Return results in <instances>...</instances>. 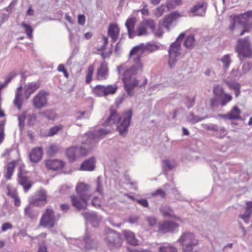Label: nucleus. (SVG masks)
Instances as JSON below:
<instances>
[{"mask_svg":"<svg viewBox=\"0 0 252 252\" xmlns=\"http://www.w3.org/2000/svg\"><path fill=\"white\" fill-rule=\"evenodd\" d=\"M132 116L131 110L124 112L121 116H118L115 110L111 109L110 115L104 122L103 125L108 126L116 123L117 130L120 135L125 136L127 133Z\"/></svg>","mask_w":252,"mask_h":252,"instance_id":"1","label":"nucleus"},{"mask_svg":"<svg viewBox=\"0 0 252 252\" xmlns=\"http://www.w3.org/2000/svg\"><path fill=\"white\" fill-rule=\"evenodd\" d=\"M111 131L110 128H100L90 131L85 135L86 140L82 142V144L87 145L88 148L82 146H76L78 157L86 155L88 150L94 146L95 144Z\"/></svg>","mask_w":252,"mask_h":252,"instance_id":"2","label":"nucleus"},{"mask_svg":"<svg viewBox=\"0 0 252 252\" xmlns=\"http://www.w3.org/2000/svg\"><path fill=\"white\" fill-rule=\"evenodd\" d=\"M39 88L40 84L38 82H32L28 83L24 86V96H23L22 93L23 87L22 86L18 87L16 89L15 98L13 101L15 106L19 110H20L22 109V104L24 102V97L25 99H29L31 95Z\"/></svg>","mask_w":252,"mask_h":252,"instance_id":"3","label":"nucleus"},{"mask_svg":"<svg viewBox=\"0 0 252 252\" xmlns=\"http://www.w3.org/2000/svg\"><path fill=\"white\" fill-rule=\"evenodd\" d=\"M185 34L183 32L181 33L177 38L176 41L172 43L168 50L169 61L168 64L170 67H173L176 63L177 58L181 54V41L185 38Z\"/></svg>","mask_w":252,"mask_h":252,"instance_id":"4","label":"nucleus"},{"mask_svg":"<svg viewBox=\"0 0 252 252\" xmlns=\"http://www.w3.org/2000/svg\"><path fill=\"white\" fill-rule=\"evenodd\" d=\"M159 46L156 44L151 42H147L146 44L141 43L138 45L134 47L129 52V56L137 55V57L134 59L136 63L140 62V56L145 51L153 52L158 50Z\"/></svg>","mask_w":252,"mask_h":252,"instance_id":"5","label":"nucleus"},{"mask_svg":"<svg viewBox=\"0 0 252 252\" xmlns=\"http://www.w3.org/2000/svg\"><path fill=\"white\" fill-rule=\"evenodd\" d=\"M250 17H252V10L247 11L239 15L235 16L229 26V29L232 31L237 25H241L244 29L241 32L240 35H243L245 32H248L249 31L247 24L248 19Z\"/></svg>","mask_w":252,"mask_h":252,"instance_id":"6","label":"nucleus"},{"mask_svg":"<svg viewBox=\"0 0 252 252\" xmlns=\"http://www.w3.org/2000/svg\"><path fill=\"white\" fill-rule=\"evenodd\" d=\"M178 242L182 246L184 252H190L198 244V241L194 234L189 232L183 233Z\"/></svg>","mask_w":252,"mask_h":252,"instance_id":"7","label":"nucleus"},{"mask_svg":"<svg viewBox=\"0 0 252 252\" xmlns=\"http://www.w3.org/2000/svg\"><path fill=\"white\" fill-rule=\"evenodd\" d=\"M236 50L240 58H241V57L245 58L252 57V49L251 48V44L248 37L238 39Z\"/></svg>","mask_w":252,"mask_h":252,"instance_id":"8","label":"nucleus"},{"mask_svg":"<svg viewBox=\"0 0 252 252\" xmlns=\"http://www.w3.org/2000/svg\"><path fill=\"white\" fill-rule=\"evenodd\" d=\"M105 232V241L110 249H117L122 246V239L119 233L110 228H106Z\"/></svg>","mask_w":252,"mask_h":252,"instance_id":"9","label":"nucleus"},{"mask_svg":"<svg viewBox=\"0 0 252 252\" xmlns=\"http://www.w3.org/2000/svg\"><path fill=\"white\" fill-rule=\"evenodd\" d=\"M48 92L44 90H40L33 98L32 103L36 109H40L46 107L48 103Z\"/></svg>","mask_w":252,"mask_h":252,"instance_id":"10","label":"nucleus"},{"mask_svg":"<svg viewBox=\"0 0 252 252\" xmlns=\"http://www.w3.org/2000/svg\"><path fill=\"white\" fill-rule=\"evenodd\" d=\"M56 217L52 208H47L40 220V225L45 227L53 228L55 225Z\"/></svg>","mask_w":252,"mask_h":252,"instance_id":"11","label":"nucleus"},{"mask_svg":"<svg viewBox=\"0 0 252 252\" xmlns=\"http://www.w3.org/2000/svg\"><path fill=\"white\" fill-rule=\"evenodd\" d=\"M132 74V69H128L124 72L123 81L124 82V86L125 90L126 91L127 94L132 96L133 95V90L134 88L138 86V81L136 79H134L131 82H128L130 78V76Z\"/></svg>","mask_w":252,"mask_h":252,"instance_id":"12","label":"nucleus"},{"mask_svg":"<svg viewBox=\"0 0 252 252\" xmlns=\"http://www.w3.org/2000/svg\"><path fill=\"white\" fill-rule=\"evenodd\" d=\"M47 203L46 191L40 190L36 193L30 200V204L33 207H38L45 205Z\"/></svg>","mask_w":252,"mask_h":252,"instance_id":"13","label":"nucleus"},{"mask_svg":"<svg viewBox=\"0 0 252 252\" xmlns=\"http://www.w3.org/2000/svg\"><path fill=\"white\" fill-rule=\"evenodd\" d=\"M207 4L204 1H199L189 11L190 16H204L206 13Z\"/></svg>","mask_w":252,"mask_h":252,"instance_id":"14","label":"nucleus"},{"mask_svg":"<svg viewBox=\"0 0 252 252\" xmlns=\"http://www.w3.org/2000/svg\"><path fill=\"white\" fill-rule=\"evenodd\" d=\"M83 243L82 246L79 247L86 250L95 249L97 246V241L93 238L92 234L87 232L84 237Z\"/></svg>","mask_w":252,"mask_h":252,"instance_id":"15","label":"nucleus"},{"mask_svg":"<svg viewBox=\"0 0 252 252\" xmlns=\"http://www.w3.org/2000/svg\"><path fill=\"white\" fill-rule=\"evenodd\" d=\"M82 215L88 223H90L93 227L98 226L101 217L97 215L94 212H84L82 213Z\"/></svg>","mask_w":252,"mask_h":252,"instance_id":"16","label":"nucleus"},{"mask_svg":"<svg viewBox=\"0 0 252 252\" xmlns=\"http://www.w3.org/2000/svg\"><path fill=\"white\" fill-rule=\"evenodd\" d=\"M90 188L89 185L79 183L76 187V191L78 196L89 200L91 197Z\"/></svg>","mask_w":252,"mask_h":252,"instance_id":"17","label":"nucleus"},{"mask_svg":"<svg viewBox=\"0 0 252 252\" xmlns=\"http://www.w3.org/2000/svg\"><path fill=\"white\" fill-rule=\"evenodd\" d=\"M109 75V68L108 67V63L106 61H103L100 66L98 68L96 79L98 81L105 80L107 79Z\"/></svg>","mask_w":252,"mask_h":252,"instance_id":"18","label":"nucleus"},{"mask_svg":"<svg viewBox=\"0 0 252 252\" xmlns=\"http://www.w3.org/2000/svg\"><path fill=\"white\" fill-rule=\"evenodd\" d=\"M72 206L78 210L85 209L88 206V200L77 195L70 196Z\"/></svg>","mask_w":252,"mask_h":252,"instance_id":"19","label":"nucleus"},{"mask_svg":"<svg viewBox=\"0 0 252 252\" xmlns=\"http://www.w3.org/2000/svg\"><path fill=\"white\" fill-rule=\"evenodd\" d=\"M180 17H181V15L178 11H175L171 12L164 17L163 21V26L169 31L173 23Z\"/></svg>","mask_w":252,"mask_h":252,"instance_id":"20","label":"nucleus"},{"mask_svg":"<svg viewBox=\"0 0 252 252\" xmlns=\"http://www.w3.org/2000/svg\"><path fill=\"white\" fill-rule=\"evenodd\" d=\"M179 226V225L172 221H164L162 223L160 224L159 226V230L161 232H173Z\"/></svg>","mask_w":252,"mask_h":252,"instance_id":"21","label":"nucleus"},{"mask_svg":"<svg viewBox=\"0 0 252 252\" xmlns=\"http://www.w3.org/2000/svg\"><path fill=\"white\" fill-rule=\"evenodd\" d=\"M45 165L48 169L54 171L61 169L64 166L63 162L58 159H48L46 161Z\"/></svg>","mask_w":252,"mask_h":252,"instance_id":"22","label":"nucleus"},{"mask_svg":"<svg viewBox=\"0 0 252 252\" xmlns=\"http://www.w3.org/2000/svg\"><path fill=\"white\" fill-rule=\"evenodd\" d=\"M120 33L119 26L116 24H110L108 29V34L111 38L112 41L115 42L118 39Z\"/></svg>","mask_w":252,"mask_h":252,"instance_id":"23","label":"nucleus"},{"mask_svg":"<svg viewBox=\"0 0 252 252\" xmlns=\"http://www.w3.org/2000/svg\"><path fill=\"white\" fill-rule=\"evenodd\" d=\"M30 160L34 163H37L42 158V150L41 147L33 148L29 155Z\"/></svg>","mask_w":252,"mask_h":252,"instance_id":"24","label":"nucleus"},{"mask_svg":"<svg viewBox=\"0 0 252 252\" xmlns=\"http://www.w3.org/2000/svg\"><path fill=\"white\" fill-rule=\"evenodd\" d=\"M18 177V182L24 189L25 192H27L32 187V183L25 174H20Z\"/></svg>","mask_w":252,"mask_h":252,"instance_id":"25","label":"nucleus"},{"mask_svg":"<svg viewBox=\"0 0 252 252\" xmlns=\"http://www.w3.org/2000/svg\"><path fill=\"white\" fill-rule=\"evenodd\" d=\"M135 24L136 19L134 17L129 18L126 22L125 26L127 29L128 36L130 38H132L135 34L134 31Z\"/></svg>","mask_w":252,"mask_h":252,"instance_id":"26","label":"nucleus"},{"mask_svg":"<svg viewBox=\"0 0 252 252\" xmlns=\"http://www.w3.org/2000/svg\"><path fill=\"white\" fill-rule=\"evenodd\" d=\"M95 167V159L92 157L85 160L81 165L80 170L83 171H93Z\"/></svg>","mask_w":252,"mask_h":252,"instance_id":"27","label":"nucleus"},{"mask_svg":"<svg viewBox=\"0 0 252 252\" xmlns=\"http://www.w3.org/2000/svg\"><path fill=\"white\" fill-rule=\"evenodd\" d=\"M24 214L27 218L33 220L37 218L38 215V212L33 208V206L30 204L25 207Z\"/></svg>","mask_w":252,"mask_h":252,"instance_id":"28","label":"nucleus"},{"mask_svg":"<svg viewBox=\"0 0 252 252\" xmlns=\"http://www.w3.org/2000/svg\"><path fill=\"white\" fill-rule=\"evenodd\" d=\"M252 213V202L247 203L246 212L244 214L239 215V217L243 219L245 223H248L249 222V218Z\"/></svg>","mask_w":252,"mask_h":252,"instance_id":"29","label":"nucleus"},{"mask_svg":"<svg viewBox=\"0 0 252 252\" xmlns=\"http://www.w3.org/2000/svg\"><path fill=\"white\" fill-rule=\"evenodd\" d=\"M66 155L70 162H73L76 160L78 156L76 147H72L67 149Z\"/></svg>","mask_w":252,"mask_h":252,"instance_id":"30","label":"nucleus"},{"mask_svg":"<svg viewBox=\"0 0 252 252\" xmlns=\"http://www.w3.org/2000/svg\"><path fill=\"white\" fill-rule=\"evenodd\" d=\"M124 235L128 243L131 245H136L137 244V240L135 237L134 234L129 230H125Z\"/></svg>","mask_w":252,"mask_h":252,"instance_id":"31","label":"nucleus"},{"mask_svg":"<svg viewBox=\"0 0 252 252\" xmlns=\"http://www.w3.org/2000/svg\"><path fill=\"white\" fill-rule=\"evenodd\" d=\"M16 162V161L14 160L9 162L7 164L6 167V172L5 176L7 180H10L11 179L12 176L14 171Z\"/></svg>","mask_w":252,"mask_h":252,"instance_id":"32","label":"nucleus"},{"mask_svg":"<svg viewBox=\"0 0 252 252\" xmlns=\"http://www.w3.org/2000/svg\"><path fill=\"white\" fill-rule=\"evenodd\" d=\"M241 111L237 106L233 107L231 111L228 113L229 120H240V116Z\"/></svg>","mask_w":252,"mask_h":252,"instance_id":"33","label":"nucleus"},{"mask_svg":"<svg viewBox=\"0 0 252 252\" xmlns=\"http://www.w3.org/2000/svg\"><path fill=\"white\" fill-rule=\"evenodd\" d=\"M95 95L99 97L106 96L105 85H97L93 90Z\"/></svg>","mask_w":252,"mask_h":252,"instance_id":"34","label":"nucleus"},{"mask_svg":"<svg viewBox=\"0 0 252 252\" xmlns=\"http://www.w3.org/2000/svg\"><path fill=\"white\" fill-rule=\"evenodd\" d=\"M160 213L164 217H173V211L172 209L168 206H163L159 209Z\"/></svg>","mask_w":252,"mask_h":252,"instance_id":"35","label":"nucleus"},{"mask_svg":"<svg viewBox=\"0 0 252 252\" xmlns=\"http://www.w3.org/2000/svg\"><path fill=\"white\" fill-rule=\"evenodd\" d=\"M206 118L207 117H199V116L195 115L192 112H190L187 116V121L193 124L200 122Z\"/></svg>","mask_w":252,"mask_h":252,"instance_id":"36","label":"nucleus"},{"mask_svg":"<svg viewBox=\"0 0 252 252\" xmlns=\"http://www.w3.org/2000/svg\"><path fill=\"white\" fill-rule=\"evenodd\" d=\"M118 89L116 84L105 85V96L115 94Z\"/></svg>","mask_w":252,"mask_h":252,"instance_id":"37","label":"nucleus"},{"mask_svg":"<svg viewBox=\"0 0 252 252\" xmlns=\"http://www.w3.org/2000/svg\"><path fill=\"white\" fill-rule=\"evenodd\" d=\"M194 36L193 35L191 34L186 37L184 45L186 48L189 49L194 46Z\"/></svg>","mask_w":252,"mask_h":252,"instance_id":"38","label":"nucleus"},{"mask_svg":"<svg viewBox=\"0 0 252 252\" xmlns=\"http://www.w3.org/2000/svg\"><path fill=\"white\" fill-rule=\"evenodd\" d=\"M223 63V66L225 70H227L231 63V60L230 58V55L226 54L223 56L220 60Z\"/></svg>","mask_w":252,"mask_h":252,"instance_id":"39","label":"nucleus"},{"mask_svg":"<svg viewBox=\"0 0 252 252\" xmlns=\"http://www.w3.org/2000/svg\"><path fill=\"white\" fill-rule=\"evenodd\" d=\"M213 91L215 96L219 98H221L224 94L223 88L220 85H217L214 87Z\"/></svg>","mask_w":252,"mask_h":252,"instance_id":"40","label":"nucleus"},{"mask_svg":"<svg viewBox=\"0 0 252 252\" xmlns=\"http://www.w3.org/2000/svg\"><path fill=\"white\" fill-rule=\"evenodd\" d=\"M21 25L24 29L25 32L28 38L31 39L32 37V32L33 31L32 28L24 22H22Z\"/></svg>","mask_w":252,"mask_h":252,"instance_id":"41","label":"nucleus"},{"mask_svg":"<svg viewBox=\"0 0 252 252\" xmlns=\"http://www.w3.org/2000/svg\"><path fill=\"white\" fill-rule=\"evenodd\" d=\"M141 22L146 28H149L152 31H154L155 29L156 23L153 20L144 19Z\"/></svg>","mask_w":252,"mask_h":252,"instance_id":"42","label":"nucleus"},{"mask_svg":"<svg viewBox=\"0 0 252 252\" xmlns=\"http://www.w3.org/2000/svg\"><path fill=\"white\" fill-rule=\"evenodd\" d=\"M63 128V126L61 125H59L57 126H53L50 128L49 132L48 133L47 135L48 136H53L55 134H57L58 132L62 130Z\"/></svg>","mask_w":252,"mask_h":252,"instance_id":"43","label":"nucleus"},{"mask_svg":"<svg viewBox=\"0 0 252 252\" xmlns=\"http://www.w3.org/2000/svg\"><path fill=\"white\" fill-rule=\"evenodd\" d=\"M136 32V35L139 36L148 34L146 28L142 22L140 23L139 27L137 29Z\"/></svg>","mask_w":252,"mask_h":252,"instance_id":"44","label":"nucleus"},{"mask_svg":"<svg viewBox=\"0 0 252 252\" xmlns=\"http://www.w3.org/2000/svg\"><path fill=\"white\" fill-rule=\"evenodd\" d=\"M94 70V67L93 65H90L89 66L86 77V83L87 84H89L91 82L92 79V76L93 75Z\"/></svg>","mask_w":252,"mask_h":252,"instance_id":"45","label":"nucleus"},{"mask_svg":"<svg viewBox=\"0 0 252 252\" xmlns=\"http://www.w3.org/2000/svg\"><path fill=\"white\" fill-rule=\"evenodd\" d=\"M169 8V4L167 3V5H161L160 6L158 7L155 11V14L157 17H160L165 10L166 7Z\"/></svg>","mask_w":252,"mask_h":252,"instance_id":"46","label":"nucleus"},{"mask_svg":"<svg viewBox=\"0 0 252 252\" xmlns=\"http://www.w3.org/2000/svg\"><path fill=\"white\" fill-rule=\"evenodd\" d=\"M27 123L29 126H33L36 122V114L32 113L29 114L27 116Z\"/></svg>","mask_w":252,"mask_h":252,"instance_id":"47","label":"nucleus"},{"mask_svg":"<svg viewBox=\"0 0 252 252\" xmlns=\"http://www.w3.org/2000/svg\"><path fill=\"white\" fill-rule=\"evenodd\" d=\"M220 98L221 99L220 103L221 106H225L228 102H229L232 100V97L231 95L229 94H224L222 96V97Z\"/></svg>","mask_w":252,"mask_h":252,"instance_id":"48","label":"nucleus"},{"mask_svg":"<svg viewBox=\"0 0 252 252\" xmlns=\"http://www.w3.org/2000/svg\"><path fill=\"white\" fill-rule=\"evenodd\" d=\"M40 115L48 120H53L55 118V115L51 110H46L40 112Z\"/></svg>","mask_w":252,"mask_h":252,"instance_id":"49","label":"nucleus"},{"mask_svg":"<svg viewBox=\"0 0 252 252\" xmlns=\"http://www.w3.org/2000/svg\"><path fill=\"white\" fill-rule=\"evenodd\" d=\"M159 252H176V249L171 246H164L159 248Z\"/></svg>","mask_w":252,"mask_h":252,"instance_id":"50","label":"nucleus"},{"mask_svg":"<svg viewBox=\"0 0 252 252\" xmlns=\"http://www.w3.org/2000/svg\"><path fill=\"white\" fill-rule=\"evenodd\" d=\"M103 190L102 184V182L101 181V177L98 176L96 181V191L100 194H102L103 193Z\"/></svg>","mask_w":252,"mask_h":252,"instance_id":"51","label":"nucleus"},{"mask_svg":"<svg viewBox=\"0 0 252 252\" xmlns=\"http://www.w3.org/2000/svg\"><path fill=\"white\" fill-rule=\"evenodd\" d=\"M225 83L230 88L234 90H236V89H240V86L238 83L229 81H225Z\"/></svg>","mask_w":252,"mask_h":252,"instance_id":"52","label":"nucleus"},{"mask_svg":"<svg viewBox=\"0 0 252 252\" xmlns=\"http://www.w3.org/2000/svg\"><path fill=\"white\" fill-rule=\"evenodd\" d=\"M26 119V116L24 114L20 115L18 116V119L19 122V126L22 130L24 126V122Z\"/></svg>","mask_w":252,"mask_h":252,"instance_id":"53","label":"nucleus"},{"mask_svg":"<svg viewBox=\"0 0 252 252\" xmlns=\"http://www.w3.org/2000/svg\"><path fill=\"white\" fill-rule=\"evenodd\" d=\"M163 168L164 170H171L173 169V166L170 163L169 161L165 160L163 162L162 164Z\"/></svg>","mask_w":252,"mask_h":252,"instance_id":"54","label":"nucleus"},{"mask_svg":"<svg viewBox=\"0 0 252 252\" xmlns=\"http://www.w3.org/2000/svg\"><path fill=\"white\" fill-rule=\"evenodd\" d=\"M12 224L11 223L7 222L2 224L1 229L2 232H5L8 229H12Z\"/></svg>","mask_w":252,"mask_h":252,"instance_id":"55","label":"nucleus"},{"mask_svg":"<svg viewBox=\"0 0 252 252\" xmlns=\"http://www.w3.org/2000/svg\"><path fill=\"white\" fill-rule=\"evenodd\" d=\"M135 201L144 207H148L149 203L146 199H135Z\"/></svg>","mask_w":252,"mask_h":252,"instance_id":"56","label":"nucleus"},{"mask_svg":"<svg viewBox=\"0 0 252 252\" xmlns=\"http://www.w3.org/2000/svg\"><path fill=\"white\" fill-rule=\"evenodd\" d=\"M86 113V112L85 111L78 112L76 115V119L80 120L89 118V115H87V116H85Z\"/></svg>","mask_w":252,"mask_h":252,"instance_id":"57","label":"nucleus"},{"mask_svg":"<svg viewBox=\"0 0 252 252\" xmlns=\"http://www.w3.org/2000/svg\"><path fill=\"white\" fill-rule=\"evenodd\" d=\"M146 220L148 222L149 225L151 226L155 225L157 222V219L152 217H147Z\"/></svg>","mask_w":252,"mask_h":252,"instance_id":"58","label":"nucleus"},{"mask_svg":"<svg viewBox=\"0 0 252 252\" xmlns=\"http://www.w3.org/2000/svg\"><path fill=\"white\" fill-rule=\"evenodd\" d=\"M92 205L95 208H99L101 206L99 198L97 197L93 198L92 201Z\"/></svg>","mask_w":252,"mask_h":252,"instance_id":"59","label":"nucleus"},{"mask_svg":"<svg viewBox=\"0 0 252 252\" xmlns=\"http://www.w3.org/2000/svg\"><path fill=\"white\" fill-rule=\"evenodd\" d=\"M195 96H193L192 97H189V96H187V99L188 100V103L187 107H188V108H190L193 106L195 102Z\"/></svg>","mask_w":252,"mask_h":252,"instance_id":"60","label":"nucleus"},{"mask_svg":"<svg viewBox=\"0 0 252 252\" xmlns=\"http://www.w3.org/2000/svg\"><path fill=\"white\" fill-rule=\"evenodd\" d=\"M206 128L208 130H212L214 131H219V127L216 125L210 124L206 126Z\"/></svg>","mask_w":252,"mask_h":252,"instance_id":"61","label":"nucleus"},{"mask_svg":"<svg viewBox=\"0 0 252 252\" xmlns=\"http://www.w3.org/2000/svg\"><path fill=\"white\" fill-rule=\"evenodd\" d=\"M153 195H159L162 198H165L166 194L164 191L161 189H158L155 192L152 193Z\"/></svg>","mask_w":252,"mask_h":252,"instance_id":"62","label":"nucleus"},{"mask_svg":"<svg viewBox=\"0 0 252 252\" xmlns=\"http://www.w3.org/2000/svg\"><path fill=\"white\" fill-rule=\"evenodd\" d=\"M16 75V73L15 72H10L8 76L6 77L5 82L8 84L11 82V81L14 78Z\"/></svg>","mask_w":252,"mask_h":252,"instance_id":"63","label":"nucleus"},{"mask_svg":"<svg viewBox=\"0 0 252 252\" xmlns=\"http://www.w3.org/2000/svg\"><path fill=\"white\" fill-rule=\"evenodd\" d=\"M86 18L84 15H79L78 16V23L80 25H84L85 23Z\"/></svg>","mask_w":252,"mask_h":252,"instance_id":"64","label":"nucleus"}]
</instances>
